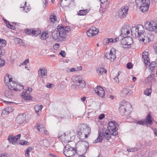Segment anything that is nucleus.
I'll list each match as a JSON object with an SVG mask.
<instances>
[{
    "label": "nucleus",
    "mask_w": 157,
    "mask_h": 157,
    "mask_svg": "<svg viewBox=\"0 0 157 157\" xmlns=\"http://www.w3.org/2000/svg\"><path fill=\"white\" fill-rule=\"evenodd\" d=\"M90 128L86 124H81L77 128V135L80 139L84 140L87 137V135L90 133Z\"/></svg>",
    "instance_id": "nucleus-1"
},
{
    "label": "nucleus",
    "mask_w": 157,
    "mask_h": 157,
    "mask_svg": "<svg viewBox=\"0 0 157 157\" xmlns=\"http://www.w3.org/2000/svg\"><path fill=\"white\" fill-rule=\"evenodd\" d=\"M136 3L137 6L140 7V10L145 13L148 9L150 1L149 0H136Z\"/></svg>",
    "instance_id": "nucleus-2"
},
{
    "label": "nucleus",
    "mask_w": 157,
    "mask_h": 157,
    "mask_svg": "<svg viewBox=\"0 0 157 157\" xmlns=\"http://www.w3.org/2000/svg\"><path fill=\"white\" fill-rule=\"evenodd\" d=\"M60 28L59 25L58 26L57 30L54 31L52 35L53 39L57 41H63L65 39L64 36L61 33Z\"/></svg>",
    "instance_id": "nucleus-3"
},
{
    "label": "nucleus",
    "mask_w": 157,
    "mask_h": 157,
    "mask_svg": "<svg viewBox=\"0 0 157 157\" xmlns=\"http://www.w3.org/2000/svg\"><path fill=\"white\" fill-rule=\"evenodd\" d=\"M76 149L74 147H71L70 145L67 144L63 149V153L66 156L71 157L75 155L76 152Z\"/></svg>",
    "instance_id": "nucleus-4"
},
{
    "label": "nucleus",
    "mask_w": 157,
    "mask_h": 157,
    "mask_svg": "<svg viewBox=\"0 0 157 157\" xmlns=\"http://www.w3.org/2000/svg\"><path fill=\"white\" fill-rule=\"evenodd\" d=\"M73 82L76 84L78 87L82 89L86 86V84L84 80H82L80 76H76L73 77L72 78Z\"/></svg>",
    "instance_id": "nucleus-5"
},
{
    "label": "nucleus",
    "mask_w": 157,
    "mask_h": 157,
    "mask_svg": "<svg viewBox=\"0 0 157 157\" xmlns=\"http://www.w3.org/2000/svg\"><path fill=\"white\" fill-rule=\"evenodd\" d=\"M109 126L107 127L110 133L113 136H115L118 134L117 132V128L116 126L117 125V123L114 121H110L108 124Z\"/></svg>",
    "instance_id": "nucleus-6"
},
{
    "label": "nucleus",
    "mask_w": 157,
    "mask_h": 157,
    "mask_svg": "<svg viewBox=\"0 0 157 157\" xmlns=\"http://www.w3.org/2000/svg\"><path fill=\"white\" fill-rule=\"evenodd\" d=\"M131 105L128 102L121 101L120 104L119 111L121 113H124L127 110L130 108Z\"/></svg>",
    "instance_id": "nucleus-7"
},
{
    "label": "nucleus",
    "mask_w": 157,
    "mask_h": 157,
    "mask_svg": "<svg viewBox=\"0 0 157 157\" xmlns=\"http://www.w3.org/2000/svg\"><path fill=\"white\" fill-rule=\"evenodd\" d=\"M153 37V36L151 35L150 33L146 32L140 35V37L138 39L140 41H141L144 43H146L151 41V39H152Z\"/></svg>",
    "instance_id": "nucleus-8"
},
{
    "label": "nucleus",
    "mask_w": 157,
    "mask_h": 157,
    "mask_svg": "<svg viewBox=\"0 0 157 157\" xmlns=\"http://www.w3.org/2000/svg\"><path fill=\"white\" fill-rule=\"evenodd\" d=\"M157 21L155 20L147 21L145 24V27L147 30L151 32L154 31L157 26Z\"/></svg>",
    "instance_id": "nucleus-9"
},
{
    "label": "nucleus",
    "mask_w": 157,
    "mask_h": 157,
    "mask_svg": "<svg viewBox=\"0 0 157 157\" xmlns=\"http://www.w3.org/2000/svg\"><path fill=\"white\" fill-rule=\"evenodd\" d=\"M32 91V88L27 87V89H25L21 95L22 98L26 100H31L32 97L30 95V93Z\"/></svg>",
    "instance_id": "nucleus-10"
},
{
    "label": "nucleus",
    "mask_w": 157,
    "mask_h": 157,
    "mask_svg": "<svg viewBox=\"0 0 157 157\" xmlns=\"http://www.w3.org/2000/svg\"><path fill=\"white\" fill-rule=\"evenodd\" d=\"M116 50L114 48L111 49L110 52L105 54V57L111 62H113L116 59Z\"/></svg>",
    "instance_id": "nucleus-11"
},
{
    "label": "nucleus",
    "mask_w": 157,
    "mask_h": 157,
    "mask_svg": "<svg viewBox=\"0 0 157 157\" xmlns=\"http://www.w3.org/2000/svg\"><path fill=\"white\" fill-rule=\"evenodd\" d=\"M128 7L127 6H124L118 12L119 17L121 18H125L128 14Z\"/></svg>",
    "instance_id": "nucleus-12"
},
{
    "label": "nucleus",
    "mask_w": 157,
    "mask_h": 157,
    "mask_svg": "<svg viewBox=\"0 0 157 157\" xmlns=\"http://www.w3.org/2000/svg\"><path fill=\"white\" fill-rule=\"evenodd\" d=\"M38 74L40 77L42 78H46L47 77V71L45 67L40 68L38 71Z\"/></svg>",
    "instance_id": "nucleus-13"
},
{
    "label": "nucleus",
    "mask_w": 157,
    "mask_h": 157,
    "mask_svg": "<svg viewBox=\"0 0 157 157\" xmlns=\"http://www.w3.org/2000/svg\"><path fill=\"white\" fill-rule=\"evenodd\" d=\"M5 51L3 48L0 46V67H3L5 64L4 59L1 58L2 56H3L5 54Z\"/></svg>",
    "instance_id": "nucleus-14"
},
{
    "label": "nucleus",
    "mask_w": 157,
    "mask_h": 157,
    "mask_svg": "<svg viewBox=\"0 0 157 157\" xmlns=\"http://www.w3.org/2000/svg\"><path fill=\"white\" fill-rule=\"evenodd\" d=\"M16 120L17 123L20 124H22L25 121V115L24 114H19Z\"/></svg>",
    "instance_id": "nucleus-15"
},
{
    "label": "nucleus",
    "mask_w": 157,
    "mask_h": 157,
    "mask_svg": "<svg viewBox=\"0 0 157 157\" xmlns=\"http://www.w3.org/2000/svg\"><path fill=\"white\" fill-rule=\"evenodd\" d=\"M95 92L99 96L103 97L105 96V91L104 89L99 86H98L94 90Z\"/></svg>",
    "instance_id": "nucleus-16"
},
{
    "label": "nucleus",
    "mask_w": 157,
    "mask_h": 157,
    "mask_svg": "<svg viewBox=\"0 0 157 157\" xmlns=\"http://www.w3.org/2000/svg\"><path fill=\"white\" fill-rule=\"evenodd\" d=\"M40 31L34 30L33 29H27L25 30V33L27 35H29L31 36H37L40 33Z\"/></svg>",
    "instance_id": "nucleus-17"
},
{
    "label": "nucleus",
    "mask_w": 157,
    "mask_h": 157,
    "mask_svg": "<svg viewBox=\"0 0 157 157\" xmlns=\"http://www.w3.org/2000/svg\"><path fill=\"white\" fill-rule=\"evenodd\" d=\"M60 27V29L61 31V33L63 34L64 37L65 38L66 36V34L70 32V28L69 27H66L64 28L62 25H59Z\"/></svg>",
    "instance_id": "nucleus-18"
},
{
    "label": "nucleus",
    "mask_w": 157,
    "mask_h": 157,
    "mask_svg": "<svg viewBox=\"0 0 157 157\" xmlns=\"http://www.w3.org/2000/svg\"><path fill=\"white\" fill-rule=\"evenodd\" d=\"M59 138L61 139L62 142L65 143L69 142L71 140L70 136H68L67 134V135L65 134V133L62 135Z\"/></svg>",
    "instance_id": "nucleus-19"
},
{
    "label": "nucleus",
    "mask_w": 157,
    "mask_h": 157,
    "mask_svg": "<svg viewBox=\"0 0 157 157\" xmlns=\"http://www.w3.org/2000/svg\"><path fill=\"white\" fill-rule=\"evenodd\" d=\"M130 34V31L129 27L122 28L121 29V36H122L124 38L127 37L128 34Z\"/></svg>",
    "instance_id": "nucleus-20"
},
{
    "label": "nucleus",
    "mask_w": 157,
    "mask_h": 157,
    "mask_svg": "<svg viewBox=\"0 0 157 157\" xmlns=\"http://www.w3.org/2000/svg\"><path fill=\"white\" fill-rule=\"evenodd\" d=\"M125 41L126 43H123V45H127L128 46H130L132 43L133 40L132 38L131 37H125L123 39V42Z\"/></svg>",
    "instance_id": "nucleus-21"
},
{
    "label": "nucleus",
    "mask_w": 157,
    "mask_h": 157,
    "mask_svg": "<svg viewBox=\"0 0 157 157\" xmlns=\"http://www.w3.org/2000/svg\"><path fill=\"white\" fill-rule=\"evenodd\" d=\"M17 84L15 82H14L12 80H12L9 81L8 84H7V85L8 88L14 90Z\"/></svg>",
    "instance_id": "nucleus-22"
},
{
    "label": "nucleus",
    "mask_w": 157,
    "mask_h": 157,
    "mask_svg": "<svg viewBox=\"0 0 157 157\" xmlns=\"http://www.w3.org/2000/svg\"><path fill=\"white\" fill-rule=\"evenodd\" d=\"M148 52L145 51L143 52L142 54V57L144 59L146 65H148L147 63H149V59L148 57Z\"/></svg>",
    "instance_id": "nucleus-23"
},
{
    "label": "nucleus",
    "mask_w": 157,
    "mask_h": 157,
    "mask_svg": "<svg viewBox=\"0 0 157 157\" xmlns=\"http://www.w3.org/2000/svg\"><path fill=\"white\" fill-rule=\"evenodd\" d=\"M8 140L10 143H12L13 144L15 145L17 144V139L16 138V136L9 135Z\"/></svg>",
    "instance_id": "nucleus-24"
},
{
    "label": "nucleus",
    "mask_w": 157,
    "mask_h": 157,
    "mask_svg": "<svg viewBox=\"0 0 157 157\" xmlns=\"http://www.w3.org/2000/svg\"><path fill=\"white\" fill-rule=\"evenodd\" d=\"M13 90L9 88L6 90L5 91V96L8 98H11L13 95Z\"/></svg>",
    "instance_id": "nucleus-25"
},
{
    "label": "nucleus",
    "mask_w": 157,
    "mask_h": 157,
    "mask_svg": "<svg viewBox=\"0 0 157 157\" xmlns=\"http://www.w3.org/2000/svg\"><path fill=\"white\" fill-rule=\"evenodd\" d=\"M137 28V31L139 33V36L138 38L140 37V35L143 34L144 33H146L144 31V28L141 25H137L136 26Z\"/></svg>",
    "instance_id": "nucleus-26"
},
{
    "label": "nucleus",
    "mask_w": 157,
    "mask_h": 157,
    "mask_svg": "<svg viewBox=\"0 0 157 157\" xmlns=\"http://www.w3.org/2000/svg\"><path fill=\"white\" fill-rule=\"evenodd\" d=\"M128 94H132V91H129V90L126 88L123 89L121 90L120 95L122 97H125Z\"/></svg>",
    "instance_id": "nucleus-27"
},
{
    "label": "nucleus",
    "mask_w": 157,
    "mask_h": 157,
    "mask_svg": "<svg viewBox=\"0 0 157 157\" xmlns=\"http://www.w3.org/2000/svg\"><path fill=\"white\" fill-rule=\"evenodd\" d=\"M155 74H152L151 75H150L148 76L146 80L147 83H151L154 81L155 79L154 78Z\"/></svg>",
    "instance_id": "nucleus-28"
},
{
    "label": "nucleus",
    "mask_w": 157,
    "mask_h": 157,
    "mask_svg": "<svg viewBox=\"0 0 157 157\" xmlns=\"http://www.w3.org/2000/svg\"><path fill=\"white\" fill-rule=\"evenodd\" d=\"M137 30L136 26L133 27L131 29V33L132 35H134L135 36H137V37L138 38L139 35Z\"/></svg>",
    "instance_id": "nucleus-29"
},
{
    "label": "nucleus",
    "mask_w": 157,
    "mask_h": 157,
    "mask_svg": "<svg viewBox=\"0 0 157 157\" xmlns=\"http://www.w3.org/2000/svg\"><path fill=\"white\" fill-rule=\"evenodd\" d=\"M70 4L69 0H61L60 4L62 7H67Z\"/></svg>",
    "instance_id": "nucleus-30"
},
{
    "label": "nucleus",
    "mask_w": 157,
    "mask_h": 157,
    "mask_svg": "<svg viewBox=\"0 0 157 157\" xmlns=\"http://www.w3.org/2000/svg\"><path fill=\"white\" fill-rule=\"evenodd\" d=\"M151 116L150 114H148L145 120L144 121L146 122V124H148L150 125H151L152 124V121L151 120Z\"/></svg>",
    "instance_id": "nucleus-31"
},
{
    "label": "nucleus",
    "mask_w": 157,
    "mask_h": 157,
    "mask_svg": "<svg viewBox=\"0 0 157 157\" xmlns=\"http://www.w3.org/2000/svg\"><path fill=\"white\" fill-rule=\"evenodd\" d=\"M43 108V106L42 105H36L35 107V109L36 113H37L38 116L40 115V112L41 111V110Z\"/></svg>",
    "instance_id": "nucleus-32"
},
{
    "label": "nucleus",
    "mask_w": 157,
    "mask_h": 157,
    "mask_svg": "<svg viewBox=\"0 0 157 157\" xmlns=\"http://www.w3.org/2000/svg\"><path fill=\"white\" fill-rule=\"evenodd\" d=\"M97 72L101 75H102L104 73H105L106 72V70L104 68H99L96 70Z\"/></svg>",
    "instance_id": "nucleus-33"
},
{
    "label": "nucleus",
    "mask_w": 157,
    "mask_h": 157,
    "mask_svg": "<svg viewBox=\"0 0 157 157\" xmlns=\"http://www.w3.org/2000/svg\"><path fill=\"white\" fill-rule=\"evenodd\" d=\"M89 10H80L78 13V15H86L88 12Z\"/></svg>",
    "instance_id": "nucleus-34"
},
{
    "label": "nucleus",
    "mask_w": 157,
    "mask_h": 157,
    "mask_svg": "<svg viewBox=\"0 0 157 157\" xmlns=\"http://www.w3.org/2000/svg\"><path fill=\"white\" fill-rule=\"evenodd\" d=\"M12 78L10 77L9 75L8 74L6 75L4 78L5 83L6 84V85L8 84L9 81L12 80Z\"/></svg>",
    "instance_id": "nucleus-35"
},
{
    "label": "nucleus",
    "mask_w": 157,
    "mask_h": 157,
    "mask_svg": "<svg viewBox=\"0 0 157 157\" xmlns=\"http://www.w3.org/2000/svg\"><path fill=\"white\" fill-rule=\"evenodd\" d=\"M67 134L68 136H70V137H71V140H73L75 138V132L73 130L71 131L69 133H68Z\"/></svg>",
    "instance_id": "nucleus-36"
},
{
    "label": "nucleus",
    "mask_w": 157,
    "mask_h": 157,
    "mask_svg": "<svg viewBox=\"0 0 157 157\" xmlns=\"http://www.w3.org/2000/svg\"><path fill=\"white\" fill-rule=\"evenodd\" d=\"M151 88L147 89H146L144 91V94L147 96H149L151 92Z\"/></svg>",
    "instance_id": "nucleus-37"
},
{
    "label": "nucleus",
    "mask_w": 157,
    "mask_h": 157,
    "mask_svg": "<svg viewBox=\"0 0 157 157\" xmlns=\"http://www.w3.org/2000/svg\"><path fill=\"white\" fill-rule=\"evenodd\" d=\"M48 33L45 32L43 33L41 35V39L43 40H45L48 37Z\"/></svg>",
    "instance_id": "nucleus-38"
},
{
    "label": "nucleus",
    "mask_w": 157,
    "mask_h": 157,
    "mask_svg": "<svg viewBox=\"0 0 157 157\" xmlns=\"http://www.w3.org/2000/svg\"><path fill=\"white\" fill-rule=\"evenodd\" d=\"M91 28H90L88 31L86 32V34L88 36H93L95 35L94 34V33L92 32V31Z\"/></svg>",
    "instance_id": "nucleus-39"
},
{
    "label": "nucleus",
    "mask_w": 157,
    "mask_h": 157,
    "mask_svg": "<svg viewBox=\"0 0 157 157\" xmlns=\"http://www.w3.org/2000/svg\"><path fill=\"white\" fill-rule=\"evenodd\" d=\"M24 89L23 86L17 84L14 91L21 90Z\"/></svg>",
    "instance_id": "nucleus-40"
},
{
    "label": "nucleus",
    "mask_w": 157,
    "mask_h": 157,
    "mask_svg": "<svg viewBox=\"0 0 157 157\" xmlns=\"http://www.w3.org/2000/svg\"><path fill=\"white\" fill-rule=\"evenodd\" d=\"M104 42L106 44H109L114 42V40L112 38H106L105 39Z\"/></svg>",
    "instance_id": "nucleus-41"
},
{
    "label": "nucleus",
    "mask_w": 157,
    "mask_h": 157,
    "mask_svg": "<svg viewBox=\"0 0 157 157\" xmlns=\"http://www.w3.org/2000/svg\"><path fill=\"white\" fill-rule=\"evenodd\" d=\"M40 125L39 124L36 125V128L40 132H43L45 128L44 127H41L40 128Z\"/></svg>",
    "instance_id": "nucleus-42"
},
{
    "label": "nucleus",
    "mask_w": 157,
    "mask_h": 157,
    "mask_svg": "<svg viewBox=\"0 0 157 157\" xmlns=\"http://www.w3.org/2000/svg\"><path fill=\"white\" fill-rule=\"evenodd\" d=\"M66 71L68 72L69 73L71 72H74L75 71H77V70H76V69L75 68H67L66 69Z\"/></svg>",
    "instance_id": "nucleus-43"
},
{
    "label": "nucleus",
    "mask_w": 157,
    "mask_h": 157,
    "mask_svg": "<svg viewBox=\"0 0 157 157\" xmlns=\"http://www.w3.org/2000/svg\"><path fill=\"white\" fill-rule=\"evenodd\" d=\"M32 148L31 147H29L25 151V155L26 156H29V152L32 151Z\"/></svg>",
    "instance_id": "nucleus-44"
},
{
    "label": "nucleus",
    "mask_w": 157,
    "mask_h": 157,
    "mask_svg": "<svg viewBox=\"0 0 157 157\" xmlns=\"http://www.w3.org/2000/svg\"><path fill=\"white\" fill-rule=\"evenodd\" d=\"M91 28L92 30V32L94 33V34L95 35L98 33V30L97 29V28L95 27H92Z\"/></svg>",
    "instance_id": "nucleus-45"
},
{
    "label": "nucleus",
    "mask_w": 157,
    "mask_h": 157,
    "mask_svg": "<svg viewBox=\"0 0 157 157\" xmlns=\"http://www.w3.org/2000/svg\"><path fill=\"white\" fill-rule=\"evenodd\" d=\"M91 28L92 30V32L94 33V34L95 35L98 33V30L97 29V28L95 27H92Z\"/></svg>",
    "instance_id": "nucleus-46"
},
{
    "label": "nucleus",
    "mask_w": 157,
    "mask_h": 157,
    "mask_svg": "<svg viewBox=\"0 0 157 157\" xmlns=\"http://www.w3.org/2000/svg\"><path fill=\"white\" fill-rule=\"evenodd\" d=\"M104 135L105 137L106 138L107 140L110 139V138H111V135L108 132H106Z\"/></svg>",
    "instance_id": "nucleus-47"
},
{
    "label": "nucleus",
    "mask_w": 157,
    "mask_h": 157,
    "mask_svg": "<svg viewBox=\"0 0 157 157\" xmlns=\"http://www.w3.org/2000/svg\"><path fill=\"white\" fill-rule=\"evenodd\" d=\"M19 143L22 145H27L28 144V142L26 141L20 140L19 141Z\"/></svg>",
    "instance_id": "nucleus-48"
},
{
    "label": "nucleus",
    "mask_w": 157,
    "mask_h": 157,
    "mask_svg": "<svg viewBox=\"0 0 157 157\" xmlns=\"http://www.w3.org/2000/svg\"><path fill=\"white\" fill-rule=\"evenodd\" d=\"M137 124H138L140 125H144L146 124V122L143 120L138 121L136 122Z\"/></svg>",
    "instance_id": "nucleus-49"
},
{
    "label": "nucleus",
    "mask_w": 157,
    "mask_h": 157,
    "mask_svg": "<svg viewBox=\"0 0 157 157\" xmlns=\"http://www.w3.org/2000/svg\"><path fill=\"white\" fill-rule=\"evenodd\" d=\"M9 113L8 112L6 108L4 110H3L2 115H6L9 114Z\"/></svg>",
    "instance_id": "nucleus-50"
},
{
    "label": "nucleus",
    "mask_w": 157,
    "mask_h": 157,
    "mask_svg": "<svg viewBox=\"0 0 157 157\" xmlns=\"http://www.w3.org/2000/svg\"><path fill=\"white\" fill-rule=\"evenodd\" d=\"M9 113H10L13 110V108L12 107L9 106L6 108Z\"/></svg>",
    "instance_id": "nucleus-51"
},
{
    "label": "nucleus",
    "mask_w": 157,
    "mask_h": 157,
    "mask_svg": "<svg viewBox=\"0 0 157 157\" xmlns=\"http://www.w3.org/2000/svg\"><path fill=\"white\" fill-rule=\"evenodd\" d=\"M103 138L98 136L97 138L95 140V143H97L101 141Z\"/></svg>",
    "instance_id": "nucleus-52"
},
{
    "label": "nucleus",
    "mask_w": 157,
    "mask_h": 157,
    "mask_svg": "<svg viewBox=\"0 0 157 157\" xmlns=\"http://www.w3.org/2000/svg\"><path fill=\"white\" fill-rule=\"evenodd\" d=\"M137 148H130L127 149V151L129 152H133L134 151H137Z\"/></svg>",
    "instance_id": "nucleus-53"
},
{
    "label": "nucleus",
    "mask_w": 157,
    "mask_h": 157,
    "mask_svg": "<svg viewBox=\"0 0 157 157\" xmlns=\"http://www.w3.org/2000/svg\"><path fill=\"white\" fill-rule=\"evenodd\" d=\"M133 65L131 63H128L127 64V67L129 69H130L132 68Z\"/></svg>",
    "instance_id": "nucleus-54"
},
{
    "label": "nucleus",
    "mask_w": 157,
    "mask_h": 157,
    "mask_svg": "<svg viewBox=\"0 0 157 157\" xmlns=\"http://www.w3.org/2000/svg\"><path fill=\"white\" fill-rule=\"evenodd\" d=\"M15 40L18 42V43L20 44H22L23 43L22 40L19 38H16L15 39Z\"/></svg>",
    "instance_id": "nucleus-55"
},
{
    "label": "nucleus",
    "mask_w": 157,
    "mask_h": 157,
    "mask_svg": "<svg viewBox=\"0 0 157 157\" xmlns=\"http://www.w3.org/2000/svg\"><path fill=\"white\" fill-rule=\"evenodd\" d=\"M56 16H53V17H51L50 19V21L52 23H54L55 21H56Z\"/></svg>",
    "instance_id": "nucleus-56"
},
{
    "label": "nucleus",
    "mask_w": 157,
    "mask_h": 157,
    "mask_svg": "<svg viewBox=\"0 0 157 157\" xmlns=\"http://www.w3.org/2000/svg\"><path fill=\"white\" fill-rule=\"evenodd\" d=\"M59 55H60L62 57H65V52L64 51H61L59 53Z\"/></svg>",
    "instance_id": "nucleus-57"
},
{
    "label": "nucleus",
    "mask_w": 157,
    "mask_h": 157,
    "mask_svg": "<svg viewBox=\"0 0 157 157\" xmlns=\"http://www.w3.org/2000/svg\"><path fill=\"white\" fill-rule=\"evenodd\" d=\"M148 63L150 64L149 65L150 67H152V66H154V67H155L156 64V63L155 62H152L151 63H150V62H149H149L147 63V64H148ZM147 65H148L147 64L146 65L147 66Z\"/></svg>",
    "instance_id": "nucleus-58"
},
{
    "label": "nucleus",
    "mask_w": 157,
    "mask_h": 157,
    "mask_svg": "<svg viewBox=\"0 0 157 157\" xmlns=\"http://www.w3.org/2000/svg\"><path fill=\"white\" fill-rule=\"evenodd\" d=\"M53 47L55 49L57 50L59 47V45L58 44H56L54 45Z\"/></svg>",
    "instance_id": "nucleus-59"
},
{
    "label": "nucleus",
    "mask_w": 157,
    "mask_h": 157,
    "mask_svg": "<svg viewBox=\"0 0 157 157\" xmlns=\"http://www.w3.org/2000/svg\"><path fill=\"white\" fill-rule=\"evenodd\" d=\"M105 114H101L99 116V118L100 120H102L103 118L105 117Z\"/></svg>",
    "instance_id": "nucleus-60"
},
{
    "label": "nucleus",
    "mask_w": 157,
    "mask_h": 157,
    "mask_svg": "<svg viewBox=\"0 0 157 157\" xmlns=\"http://www.w3.org/2000/svg\"><path fill=\"white\" fill-rule=\"evenodd\" d=\"M120 75V73L119 72L118 73V75H117V77H116V78H115L114 79L115 80L116 82H119V80L118 79V78L117 77V76H118Z\"/></svg>",
    "instance_id": "nucleus-61"
},
{
    "label": "nucleus",
    "mask_w": 157,
    "mask_h": 157,
    "mask_svg": "<svg viewBox=\"0 0 157 157\" xmlns=\"http://www.w3.org/2000/svg\"><path fill=\"white\" fill-rule=\"evenodd\" d=\"M29 62V59H27L26 60H25L23 63H22V65H25L27 63H28Z\"/></svg>",
    "instance_id": "nucleus-62"
},
{
    "label": "nucleus",
    "mask_w": 157,
    "mask_h": 157,
    "mask_svg": "<svg viewBox=\"0 0 157 157\" xmlns=\"http://www.w3.org/2000/svg\"><path fill=\"white\" fill-rule=\"evenodd\" d=\"M155 67L154 66H152V67H150L149 69L151 70V71L152 72H154V68Z\"/></svg>",
    "instance_id": "nucleus-63"
},
{
    "label": "nucleus",
    "mask_w": 157,
    "mask_h": 157,
    "mask_svg": "<svg viewBox=\"0 0 157 157\" xmlns=\"http://www.w3.org/2000/svg\"><path fill=\"white\" fill-rule=\"evenodd\" d=\"M0 157H8L7 155L6 154H2L1 155H0Z\"/></svg>",
    "instance_id": "nucleus-64"
}]
</instances>
